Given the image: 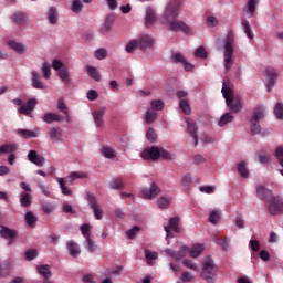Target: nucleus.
Here are the masks:
<instances>
[{
    "label": "nucleus",
    "instance_id": "obj_26",
    "mask_svg": "<svg viewBox=\"0 0 283 283\" xmlns=\"http://www.w3.org/2000/svg\"><path fill=\"white\" fill-rule=\"evenodd\" d=\"M8 45L11 50H14L18 54H25V45L21 42H17L14 40H10Z\"/></svg>",
    "mask_w": 283,
    "mask_h": 283
},
{
    "label": "nucleus",
    "instance_id": "obj_54",
    "mask_svg": "<svg viewBox=\"0 0 283 283\" xmlns=\"http://www.w3.org/2000/svg\"><path fill=\"white\" fill-rule=\"evenodd\" d=\"M83 10V2H81V0H74L72 2V12H75L76 14H78V12H81Z\"/></svg>",
    "mask_w": 283,
    "mask_h": 283
},
{
    "label": "nucleus",
    "instance_id": "obj_48",
    "mask_svg": "<svg viewBox=\"0 0 283 283\" xmlns=\"http://www.w3.org/2000/svg\"><path fill=\"white\" fill-rule=\"evenodd\" d=\"M102 154L105 158H116V153L111 147H103Z\"/></svg>",
    "mask_w": 283,
    "mask_h": 283
},
{
    "label": "nucleus",
    "instance_id": "obj_36",
    "mask_svg": "<svg viewBox=\"0 0 283 283\" xmlns=\"http://www.w3.org/2000/svg\"><path fill=\"white\" fill-rule=\"evenodd\" d=\"M179 222H180V218L178 217L170 218L168 229H171L172 231H175V233H180V227H178Z\"/></svg>",
    "mask_w": 283,
    "mask_h": 283
},
{
    "label": "nucleus",
    "instance_id": "obj_58",
    "mask_svg": "<svg viewBox=\"0 0 283 283\" xmlns=\"http://www.w3.org/2000/svg\"><path fill=\"white\" fill-rule=\"evenodd\" d=\"M38 256H39V252L34 249H30L25 251V260L28 261H32Z\"/></svg>",
    "mask_w": 283,
    "mask_h": 283
},
{
    "label": "nucleus",
    "instance_id": "obj_51",
    "mask_svg": "<svg viewBox=\"0 0 283 283\" xmlns=\"http://www.w3.org/2000/svg\"><path fill=\"white\" fill-rule=\"evenodd\" d=\"M95 59L98 61H103V59H107V49H97L94 54Z\"/></svg>",
    "mask_w": 283,
    "mask_h": 283
},
{
    "label": "nucleus",
    "instance_id": "obj_1",
    "mask_svg": "<svg viewBox=\"0 0 283 283\" xmlns=\"http://www.w3.org/2000/svg\"><path fill=\"white\" fill-rule=\"evenodd\" d=\"M180 12V0H172L167 7L161 17V23L169 25L171 32H184V34H189L191 32V27L186 22L176 20Z\"/></svg>",
    "mask_w": 283,
    "mask_h": 283
},
{
    "label": "nucleus",
    "instance_id": "obj_45",
    "mask_svg": "<svg viewBox=\"0 0 283 283\" xmlns=\"http://www.w3.org/2000/svg\"><path fill=\"white\" fill-rule=\"evenodd\" d=\"M165 253L166 255L175 258V260H182V258H185V251H182V249L178 253H176L174 250H166Z\"/></svg>",
    "mask_w": 283,
    "mask_h": 283
},
{
    "label": "nucleus",
    "instance_id": "obj_6",
    "mask_svg": "<svg viewBox=\"0 0 283 283\" xmlns=\"http://www.w3.org/2000/svg\"><path fill=\"white\" fill-rule=\"evenodd\" d=\"M264 118V108L256 107L253 112V116L250 119V134L251 136H258L262 134V126H260V120Z\"/></svg>",
    "mask_w": 283,
    "mask_h": 283
},
{
    "label": "nucleus",
    "instance_id": "obj_24",
    "mask_svg": "<svg viewBox=\"0 0 283 283\" xmlns=\"http://www.w3.org/2000/svg\"><path fill=\"white\" fill-rule=\"evenodd\" d=\"M20 205L24 209L32 207V195L30 192H21L20 193Z\"/></svg>",
    "mask_w": 283,
    "mask_h": 283
},
{
    "label": "nucleus",
    "instance_id": "obj_34",
    "mask_svg": "<svg viewBox=\"0 0 283 283\" xmlns=\"http://www.w3.org/2000/svg\"><path fill=\"white\" fill-rule=\"evenodd\" d=\"M179 107H180L181 112L184 114H186V116H190V114H191V104H189L188 99H181L179 102Z\"/></svg>",
    "mask_w": 283,
    "mask_h": 283
},
{
    "label": "nucleus",
    "instance_id": "obj_39",
    "mask_svg": "<svg viewBox=\"0 0 283 283\" xmlns=\"http://www.w3.org/2000/svg\"><path fill=\"white\" fill-rule=\"evenodd\" d=\"M157 119H158V113L149 109L146 112L145 120L148 125H151V123H156Z\"/></svg>",
    "mask_w": 283,
    "mask_h": 283
},
{
    "label": "nucleus",
    "instance_id": "obj_13",
    "mask_svg": "<svg viewBox=\"0 0 283 283\" xmlns=\"http://www.w3.org/2000/svg\"><path fill=\"white\" fill-rule=\"evenodd\" d=\"M35 107H36V99L31 98L25 104L20 106L19 113L23 114L24 116H30V114H32V112H34Z\"/></svg>",
    "mask_w": 283,
    "mask_h": 283
},
{
    "label": "nucleus",
    "instance_id": "obj_40",
    "mask_svg": "<svg viewBox=\"0 0 283 283\" xmlns=\"http://www.w3.org/2000/svg\"><path fill=\"white\" fill-rule=\"evenodd\" d=\"M238 171L241 178H249V169L247 168L245 161H241L238 164Z\"/></svg>",
    "mask_w": 283,
    "mask_h": 283
},
{
    "label": "nucleus",
    "instance_id": "obj_41",
    "mask_svg": "<svg viewBox=\"0 0 283 283\" xmlns=\"http://www.w3.org/2000/svg\"><path fill=\"white\" fill-rule=\"evenodd\" d=\"M87 172H72L67 178H66V182H69L70 185H72V182H74V180H76L77 178H87Z\"/></svg>",
    "mask_w": 283,
    "mask_h": 283
},
{
    "label": "nucleus",
    "instance_id": "obj_30",
    "mask_svg": "<svg viewBox=\"0 0 283 283\" xmlns=\"http://www.w3.org/2000/svg\"><path fill=\"white\" fill-rule=\"evenodd\" d=\"M67 249H69V253L70 255H72V258H77L78 255H81V248L78 247V244L74 241H71L67 243Z\"/></svg>",
    "mask_w": 283,
    "mask_h": 283
},
{
    "label": "nucleus",
    "instance_id": "obj_64",
    "mask_svg": "<svg viewBox=\"0 0 283 283\" xmlns=\"http://www.w3.org/2000/svg\"><path fill=\"white\" fill-rule=\"evenodd\" d=\"M250 249H252V251H254V253H258V251H260V241L250 240Z\"/></svg>",
    "mask_w": 283,
    "mask_h": 283
},
{
    "label": "nucleus",
    "instance_id": "obj_31",
    "mask_svg": "<svg viewBox=\"0 0 283 283\" xmlns=\"http://www.w3.org/2000/svg\"><path fill=\"white\" fill-rule=\"evenodd\" d=\"M38 272L44 280H50V277H52V270H50V265L48 264L38 266Z\"/></svg>",
    "mask_w": 283,
    "mask_h": 283
},
{
    "label": "nucleus",
    "instance_id": "obj_20",
    "mask_svg": "<svg viewBox=\"0 0 283 283\" xmlns=\"http://www.w3.org/2000/svg\"><path fill=\"white\" fill-rule=\"evenodd\" d=\"M31 83L34 90H45V83L41 81V75L36 71L31 73Z\"/></svg>",
    "mask_w": 283,
    "mask_h": 283
},
{
    "label": "nucleus",
    "instance_id": "obj_27",
    "mask_svg": "<svg viewBox=\"0 0 283 283\" xmlns=\"http://www.w3.org/2000/svg\"><path fill=\"white\" fill-rule=\"evenodd\" d=\"M146 28H151L154 23H156V12H154V9L151 7H148L146 10Z\"/></svg>",
    "mask_w": 283,
    "mask_h": 283
},
{
    "label": "nucleus",
    "instance_id": "obj_57",
    "mask_svg": "<svg viewBox=\"0 0 283 283\" xmlns=\"http://www.w3.org/2000/svg\"><path fill=\"white\" fill-rule=\"evenodd\" d=\"M146 138L150 143H156V138H158V136L156 135V130L154 128H148L146 133Z\"/></svg>",
    "mask_w": 283,
    "mask_h": 283
},
{
    "label": "nucleus",
    "instance_id": "obj_35",
    "mask_svg": "<svg viewBox=\"0 0 283 283\" xmlns=\"http://www.w3.org/2000/svg\"><path fill=\"white\" fill-rule=\"evenodd\" d=\"M228 123H233V115L231 113H224L218 123L219 127H224Z\"/></svg>",
    "mask_w": 283,
    "mask_h": 283
},
{
    "label": "nucleus",
    "instance_id": "obj_60",
    "mask_svg": "<svg viewBox=\"0 0 283 283\" xmlns=\"http://www.w3.org/2000/svg\"><path fill=\"white\" fill-rule=\"evenodd\" d=\"M159 158H164V160H174V155L161 148L159 149Z\"/></svg>",
    "mask_w": 283,
    "mask_h": 283
},
{
    "label": "nucleus",
    "instance_id": "obj_29",
    "mask_svg": "<svg viewBox=\"0 0 283 283\" xmlns=\"http://www.w3.org/2000/svg\"><path fill=\"white\" fill-rule=\"evenodd\" d=\"M15 151H19V144L11 143V144H3L1 146V154H14Z\"/></svg>",
    "mask_w": 283,
    "mask_h": 283
},
{
    "label": "nucleus",
    "instance_id": "obj_38",
    "mask_svg": "<svg viewBox=\"0 0 283 283\" xmlns=\"http://www.w3.org/2000/svg\"><path fill=\"white\" fill-rule=\"evenodd\" d=\"M57 182L60 185L63 196H70L72 193V190L67 186H65L67 180L63 178H57Z\"/></svg>",
    "mask_w": 283,
    "mask_h": 283
},
{
    "label": "nucleus",
    "instance_id": "obj_22",
    "mask_svg": "<svg viewBox=\"0 0 283 283\" xmlns=\"http://www.w3.org/2000/svg\"><path fill=\"white\" fill-rule=\"evenodd\" d=\"M105 112H107L106 107H103L102 109H96L93 113L94 123L97 127H103L105 125V122L103 120V116H105Z\"/></svg>",
    "mask_w": 283,
    "mask_h": 283
},
{
    "label": "nucleus",
    "instance_id": "obj_9",
    "mask_svg": "<svg viewBox=\"0 0 283 283\" xmlns=\"http://www.w3.org/2000/svg\"><path fill=\"white\" fill-rule=\"evenodd\" d=\"M137 43L139 45V50L145 51L154 48V43H156V41H154L151 35L143 33L138 36Z\"/></svg>",
    "mask_w": 283,
    "mask_h": 283
},
{
    "label": "nucleus",
    "instance_id": "obj_21",
    "mask_svg": "<svg viewBox=\"0 0 283 283\" xmlns=\"http://www.w3.org/2000/svg\"><path fill=\"white\" fill-rule=\"evenodd\" d=\"M13 23L17 25H25L28 23V13L23 11H17L11 17Z\"/></svg>",
    "mask_w": 283,
    "mask_h": 283
},
{
    "label": "nucleus",
    "instance_id": "obj_44",
    "mask_svg": "<svg viewBox=\"0 0 283 283\" xmlns=\"http://www.w3.org/2000/svg\"><path fill=\"white\" fill-rule=\"evenodd\" d=\"M241 25H242L248 39H253V31L251 30V24L249 23V21L243 20L241 22Z\"/></svg>",
    "mask_w": 283,
    "mask_h": 283
},
{
    "label": "nucleus",
    "instance_id": "obj_14",
    "mask_svg": "<svg viewBox=\"0 0 283 283\" xmlns=\"http://www.w3.org/2000/svg\"><path fill=\"white\" fill-rule=\"evenodd\" d=\"M49 136L54 143H63V128L59 126L50 127Z\"/></svg>",
    "mask_w": 283,
    "mask_h": 283
},
{
    "label": "nucleus",
    "instance_id": "obj_47",
    "mask_svg": "<svg viewBox=\"0 0 283 283\" xmlns=\"http://www.w3.org/2000/svg\"><path fill=\"white\" fill-rule=\"evenodd\" d=\"M136 48H139L138 45V40H130L126 46H125V51L128 53V54H132V52H134V50H136Z\"/></svg>",
    "mask_w": 283,
    "mask_h": 283
},
{
    "label": "nucleus",
    "instance_id": "obj_2",
    "mask_svg": "<svg viewBox=\"0 0 283 283\" xmlns=\"http://www.w3.org/2000/svg\"><path fill=\"white\" fill-rule=\"evenodd\" d=\"M256 196L261 200H266L268 211L270 216H282L283 213V198L281 196H274L273 191L264 186L256 188Z\"/></svg>",
    "mask_w": 283,
    "mask_h": 283
},
{
    "label": "nucleus",
    "instance_id": "obj_32",
    "mask_svg": "<svg viewBox=\"0 0 283 283\" xmlns=\"http://www.w3.org/2000/svg\"><path fill=\"white\" fill-rule=\"evenodd\" d=\"M84 247L88 253H96V249H98V245H96V242L92 239V237L85 239Z\"/></svg>",
    "mask_w": 283,
    "mask_h": 283
},
{
    "label": "nucleus",
    "instance_id": "obj_11",
    "mask_svg": "<svg viewBox=\"0 0 283 283\" xmlns=\"http://www.w3.org/2000/svg\"><path fill=\"white\" fill-rule=\"evenodd\" d=\"M140 157L144 160H158L160 158V148L153 146L142 151Z\"/></svg>",
    "mask_w": 283,
    "mask_h": 283
},
{
    "label": "nucleus",
    "instance_id": "obj_4",
    "mask_svg": "<svg viewBox=\"0 0 283 283\" xmlns=\"http://www.w3.org/2000/svg\"><path fill=\"white\" fill-rule=\"evenodd\" d=\"M235 48V38L233 33H228L224 40V51H223V61L226 72H229L233 67V50Z\"/></svg>",
    "mask_w": 283,
    "mask_h": 283
},
{
    "label": "nucleus",
    "instance_id": "obj_18",
    "mask_svg": "<svg viewBox=\"0 0 283 283\" xmlns=\"http://www.w3.org/2000/svg\"><path fill=\"white\" fill-rule=\"evenodd\" d=\"M43 123H46L48 125H52V123H63L64 117L59 115L57 113H46L42 117Z\"/></svg>",
    "mask_w": 283,
    "mask_h": 283
},
{
    "label": "nucleus",
    "instance_id": "obj_49",
    "mask_svg": "<svg viewBox=\"0 0 283 283\" xmlns=\"http://www.w3.org/2000/svg\"><path fill=\"white\" fill-rule=\"evenodd\" d=\"M42 72L44 78H50L52 76V67L48 64V62L42 64Z\"/></svg>",
    "mask_w": 283,
    "mask_h": 283
},
{
    "label": "nucleus",
    "instance_id": "obj_5",
    "mask_svg": "<svg viewBox=\"0 0 283 283\" xmlns=\"http://www.w3.org/2000/svg\"><path fill=\"white\" fill-rule=\"evenodd\" d=\"M201 277L207 283H216L218 277V265H216L211 256H207L206 262L203 263Z\"/></svg>",
    "mask_w": 283,
    "mask_h": 283
},
{
    "label": "nucleus",
    "instance_id": "obj_53",
    "mask_svg": "<svg viewBox=\"0 0 283 283\" xmlns=\"http://www.w3.org/2000/svg\"><path fill=\"white\" fill-rule=\"evenodd\" d=\"M258 6V0H249L247 3L248 12H250V15L253 17L255 13V7Z\"/></svg>",
    "mask_w": 283,
    "mask_h": 283
},
{
    "label": "nucleus",
    "instance_id": "obj_59",
    "mask_svg": "<svg viewBox=\"0 0 283 283\" xmlns=\"http://www.w3.org/2000/svg\"><path fill=\"white\" fill-rule=\"evenodd\" d=\"M195 56L197 59H207L208 54H207V50L205 49V46H199L195 52Z\"/></svg>",
    "mask_w": 283,
    "mask_h": 283
},
{
    "label": "nucleus",
    "instance_id": "obj_61",
    "mask_svg": "<svg viewBox=\"0 0 283 283\" xmlns=\"http://www.w3.org/2000/svg\"><path fill=\"white\" fill-rule=\"evenodd\" d=\"M150 105L153 109L160 111V109H164L165 102H163L161 99H155V101H151Z\"/></svg>",
    "mask_w": 283,
    "mask_h": 283
},
{
    "label": "nucleus",
    "instance_id": "obj_10",
    "mask_svg": "<svg viewBox=\"0 0 283 283\" xmlns=\"http://www.w3.org/2000/svg\"><path fill=\"white\" fill-rule=\"evenodd\" d=\"M160 193V188L156 182H151L149 188L142 189V195L145 200H154Z\"/></svg>",
    "mask_w": 283,
    "mask_h": 283
},
{
    "label": "nucleus",
    "instance_id": "obj_37",
    "mask_svg": "<svg viewBox=\"0 0 283 283\" xmlns=\"http://www.w3.org/2000/svg\"><path fill=\"white\" fill-rule=\"evenodd\" d=\"M109 187H111V189H116V190L123 189L125 187V181H123V178H120V177L114 178L109 182Z\"/></svg>",
    "mask_w": 283,
    "mask_h": 283
},
{
    "label": "nucleus",
    "instance_id": "obj_33",
    "mask_svg": "<svg viewBox=\"0 0 283 283\" xmlns=\"http://www.w3.org/2000/svg\"><path fill=\"white\" fill-rule=\"evenodd\" d=\"M48 19H49V23H51L52 25L57 23V21H59V11H56V8L51 7L49 9Z\"/></svg>",
    "mask_w": 283,
    "mask_h": 283
},
{
    "label": "nucleus",
    "instance_id": "obj_50",
    "mask_svg": "<svg viewBox=\"0 0 283 283\" xmlns=\"http://www.w3.org/2000/svg\"><path fill=\"white\" fill-rule=\"evenodd\" d=\"M25 222H27V224H29V227H32V224H36L38 219L34 216V213L29 211L25 213Z\"/></svg>",
    "mask_w": 283,
    "mask_h": 283
},
{
    "label": "nucleus",
    "instance_id": "obj_55",
    "mask_svg": "<svg viewBox=\"0 0 283 283\" xmlns=\"http://www.w3.org/2000/svg\"><path fill=\"white\" fill-rule=\"evenodd\" d=\"M90 229H91V227L88 223H84L80 228V231H81L82 235H84L85 240H87V238H92L91 233H90Z\"/></svg>",
    "mask_w": 283,
    "mask_h": 283
},
{
    "label": "nucleus",
    "instance_id": "obj_62",
    "mask_svg": "<svg viewBox=\"0 0 283 283\" xmlns=\"http://www.w3.org/2000/svg\"><path fill=\"white\" fill-rule=\"evenodd\" d=\"M138 231H140V227L135 226L130 230L127 231V238L129 240H133V238H136Z\"/></svg>",
    "mask_w": 283,
    "mask_h": 283
},
{
    "label": "nucleus",
    "instance_id": "obj_16",
    "mask_svg": "<svg viewBox=\"0 0 283 283\" xmlns=\"http://www.w3.org/2000/svg\"><path fill=\"white\" fill-rule=\"evenodd\" d=\"M187 132L195 140V147H198V124L193 120H187Z\"/></svg>",
    "mask_w": 283,
    "mask_h": 283
},
{
    "label": "nucleus",
    "instance_id": "obj_12",
    "mask_svg": "<svg viewBox=\"0 0 283 283\" xmlns=\"http://www.w3.org/2000/svg\"><path fill=\"white\" fill-rule=\"evenodd\" d=\"M265 78L268 92H271V88L275 85V81H277V71L273 67H268L265 70Z\"/></svg>",
    "mask_w": 283,
    "mask_h": 283
},
{
    "label": "nucleus",
    "instance_id": "obj_7",
    "mask_svg": "<svg viewBox=\"0 0 283 283\" xmlns=\"http://www.w3.org/2000/svg\"><path fill=\"white\" fill-rule=\"evenodd\" d=\"M86 200L88 201V205L93 210V213L96 220H103V209H101V206L98 205V199L96 198V196L88 193L86 197Z\"/></svg>",
    "mask_w": 283,
    "mask_h": 283
},
{
    "label": "nucleus",
    "instance_id": "obj_43",
    "mask_svg": "<svg viewBox=\"0 0 283 283\" xmlns=\"http://www.w3.org/2000/svg\"><path fill=\"white\" fill-rule=\"evenodd\" d=\"M209 222H211V224H218V222H220V211L219 210L210 211Z\"/></svg>",
    "mask_w": 283,
    "mask_h": 283
},
{
    "label": "nucleus",
    "instance_id": "obj_17",
    "mask_svg": "<svg viewBox=\"0 0 283 283\" xmlns=\"http://www.w3.org/2000/svg\"><path fill=\"white\" fill-rule=\"evenodd\" d=\"M28 159L30 163H33V165H36L38 167H43V165H45V158L39 155L36 150H30L28 154Z\"/></svg>",
    "mask_w": 283,
    "mask_h": 283
},
{
    "label": "nucleus",
    "instance_id": "obj_52",
    "mask_svg": "<svg viewBox=\"0 0 283 283\" xmlns=\"http://www.w3.org/2000/svg\"><path fill=\"white\" fill-rule=\"evenodd\" d=\"M258 158H259V163H261L262 165H266L271 160V155L264 151H261L259 153Z\"/></svg>",
    "mask_w": 283,
    "mask_h": 283
},
{
    "label": "nucleus",
    "instance_id": "obj_28",
    "mask_svg": "<svg viewBox=\"0 0 283 283\" xmlns=\"http://www.w3.org/2000/svg\"><path fill=\"white\" fill-rule=\"evenodd\" d=\"M86 71H87V74L91 76V78H93V81L101 83L103 77L101 76V72H98V69L92 65H87Z\"/></svg>",
    "mask_w": 283,
    "mask_h": 283
},
{
    "label": "nucleus",
    "instance_id": "obj_8",
    "mask_svg": "<svg viewBox=\"0 0 283 283\" xmlns=\"http://www.w3.org/2000/svg\"><path fill=\"white\" fill-rule=\"evenodd\" d=\"M19 235V232L14 229H10L6 226H1V238L4 240H8V247H11V244H14L17 242V237Z\"/></svg>",
    "mask_w": 283,
    "mask_h": 283
},
{
    "label": "nucleus",
    "instance_id": "obj_46",
    "mask_svg": "<svg viewBox=\"0 0 283 283\" xmlns=\"http://www.w3.org/2000/svg\"><path fill=\"white\" fill-rule=\"evenodd\" d=\"M274 116L277 118V120L283 119V104L282 102H279L274 107Z\"/></svg>",
    "mask_w": 283,
    "mask_h": 283
},
{
    "label": "nucleus",
    "instance_id": "obj_3",
    "mask_svg": "<svg viewBox=\"0 0 283 283\" xmlns=\"http://www.w3.org/2000/svg\"><path fill=\"white\" fill-rule=\"evenodd\" d=\"M221 93L223 94V98H226L227 107H229L233 114H240V112H242V96L234 95L229 80L223 81Z\"/></svg>",
    "mask_w": 283,
    "mask_h": 283
},
{
    "label": "nucleus",
    "instance_id": "obj_63",
    "mask_svg": "<svg viewBox=\"0 0 283 283\" xmlns=\"http://www.w3.org/2000/svg\"><path fill=\"white\" fill-rule=\"evenodd\" d=\"M172 60L175 61V63H181V64H184L185 61H187V59H185V55H182V53H174Z\"/></svg>",
    "mask_w": 283,
    "mask_h": 283
},
{
    "label": "nucleus",
    "instance_id": "obj_19",
    "mask_svg": "<svg viewBox=\"0 0 283 283\" xmlns=\"http://www.w3.org/2000/svg\"><path fill=\"white\" fill-rule=\"evenodd\" d=\"M57 109L61 112V114L64 115V119L66 123H72V118L70 117V108L67 107V104H65V101L63 98H60L57 101Z\"/></svg>",
    "mask_w": 283,
    "mask_h": 283
},
{
    "label": "nucleus",
    "instance_id": "obj_23",
    "mask_svg": "<svg viewBox=\"0 0 283 283\" xmlns=\"http://www.w3.org/2000/svg\"><path fill=\"white\" fill-rule=\"evenodd\" d=\"M114 14H109L106 17L104 24L101 27L102 34H109L112 32V28L114 27Z\"/></svg>",
    "mask_w": 283,
    "mask_h": 283
},
{
    "label": "nucleus",
    "instance_id": "obj_56",
    "mask_svg": "<svg viewBox=\"0 0 283 283\" xmlns=\"http://www.w3.org/2000/svg\"><path fill=\"white\" fill-rule=\"evenodd\" d=\"M145 258H146L148 264H151V260H158V252H151L149 250H146Z\"/></svg>",
    "mask_w": 283,
    "mask_h": 283
},
{
    "label": "nucleus",
    "instance_id": "obj_42",
    "mask_svg": "<svg viewBox=\"0 0 283 283\" xmlns=\"http://www.w3.org/2000/svg\"><path fill=\"white\" fill-rule=\"evenodd\" d=\"M59 76L65 85H70V70L69 69H62L59 71Z\"/></svg>",
    "mask_w": 283,
    "mask_h": 283
},
{
    "label": "nucleus",
    "instance_id": "obj_15",
    "mask_svg": "<svg viewBox=\"0 0 283 283\" xmlns=\"http://www.w3.org/2000/svg\"><path fill=\"white\" fill-rule=\"evenodd\" d=\"M181 251H189L190 258H199L202 251H205V245L202 243H196L190 249L181 247Z\"/></svg>",
    "mask_w": 283,
    "mask_h": 283
},
{
    "label": "nucleus",
    "instance_id": "obj_25",
    "mask_svg": "<svg viewBox=\"0 0 283 283\" xmlns=\"http://www.w3.org/2000/svg\"><path fill=\"white\" fill-rule=\"evenodd\" d=\"M39 132H41L39 128H36L35 132L30 129H18L19 136L25 138L27 140L30 138H36L39 136Z\"/></svg>",
    "mask_w": 283,
    "mask_h": 283
}]
</instances>
